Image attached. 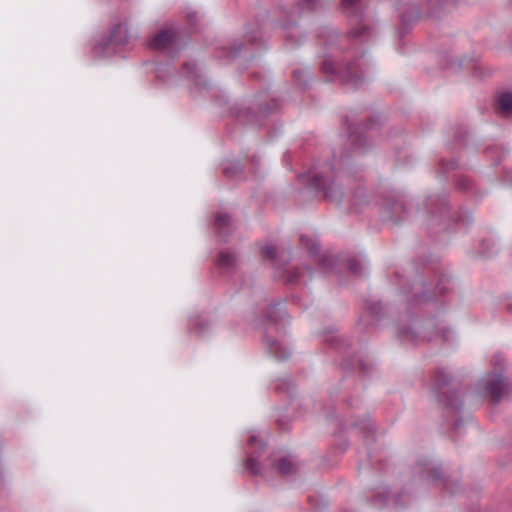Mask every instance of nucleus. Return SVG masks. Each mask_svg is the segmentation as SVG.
<instances>
[{
	"label": "nucleus",
	"instance_id": "obj_1",
	"mask_svg": "<svg viewBox=\"0 0 512 512\" xmlns=\"http://www.w3.org/2000/svg\"><path fill=\"white\" fill-rule=\"evenodd\" d=\"M371 35L370 29L364 24L353 28L343 37H339L333 31L325 42L326 51L321 67L322 72L330 80L337 78L354 88L359 87L363 83V77L355 61L362 54L360 45L370 39Z\"/></svg>",
	"mask_w": 512,
	"mask_h": 512
},
{
	"label": "nucleus",
	"instance_id": "obj_2",
	"mask_svg": "<svg viewBox=\"0 0 512 512\" xmlns=\"http://www.w3.org/2000/svg\"><path fill=\"white\" fill-rule=\"evenodd\" d=\"M312 188L322 191L326 200L339 205L343 199L342 188L336 183L332 165L325 163L313 167L307 175L301 176Z\"/></svg>",
	"mask_w": 512,
	"mask_h": 512
},
{
	"label": "nucleus",
	"instance_id": "obj_3",
	"mask_svg": "<svg viewBox=\"0 0 512 512\" xmlns=\"http://www.w3.org/2000/svg\"><path fill=\"white\" fill-rule=\"evenodd\" d=\"M129 41L127 28L117 24L107 35L95 39L93 51L99 58H109L117 54Z\"/></svg>",
	"mask_w": 512,
	"mask_h": 512
},
{
	"label": "nucleus",
	"instance_id": "obj_4",
	"mask_svg": "<svg viewBox=\"0 0 512 512\" xmlns=\"http://www.w3.org/2000/svg\"><path fill=\"white\" fill-rule=\"evenodd\" d=\"M451 375L445 370H439L432 379V393L437 401L453 410L462 406L459 394L450 387Z\"/></svg>",
	"mask_w": 512,
	"mask_h": 512
},
{
	"label": "nucleus",
	"instance_id": "obj_5",
	"mask_svg": "<svg viewBox=\"0 0 512 512\" xmlns=\"http://www.w3.org/2000/svg\"><path fill=\"white\" fill-rule=\"evenodd\" d=\"M504 364L505 358L501 354L495 355L493 360L495 369L501 370ZM504 387V378L500 371L486 375L479 383L481 393L486 397H490L494 402H498L501 399Z\"/></svg>",
	"mask_w": 512,
	"mask_h": 512
},
{
	"label": "nucleus",
	"instance_id": "obj_6",
	"mask_svg": "<svg viewBox=\"0 0 512 512\" xmlns=\"http://www.w3.org/2000/svg\"><path fill=\"white\" fill-rule=\"evenodd\" d=\"M450 279L447 275H441L435 288L423 287L419 284L418 287H412L414 301L421 303L424 301L432 300L437 294H444L449 289Z\"/></svg>",
	"mask_w": 512,
	"mask_h": 512
},
{
	"label": "nucleus",
	"instance_id": "obj_7",
	"mask_svg": "<svg viewBox=\"0 0 512 512\" xmlns=\"http://www.w3.org/2000/svg\"><path fill=\"white\" fill-rule=\"evenodd\" d=\"M264 449L265 443L256 435H250L248 440V456L245 461V467L254 475L262 474V469L258 463V457Z\"/></svg>",
	"mask_w": 512,
	"mask_h": 512
},
{
	"label": "nucleus",
	"instance_id": "obj_8",
	"mask_svg": "<svg viewBox=\"0 0 512 512\" xmlns=\"http://www.w3.org/2000/svg\"><path fill=\"white\" fill-rule=\"evenodd\" d=\"M177 35L176 28L171 26L160 31L155 35L151 42L150 47L156 50H165L172 46Z\"/></svg>",
	"mask_w": 512,
	"mask_h": 512
},
{
	"label": "nucleus",
	"instance_id": "obj_9",
	"mask_svg": "<svg viewBox=\"0 0 512 512\" xmlns=\"http://www.w3.org/2000/svg\"><path fill=\"white\" fill-rule=\"evenodd\" d=\"M265 343L268 352L278 360H285L291 354V350L286 344L268 334L265 337Z\"/></svg>",
	"mask_w": 512,
	"mask_h": 512
},
{
	"label": "nucleus",
	"instance_id": "obj_10",
	"mask_svg": "<svg viewBox=\"0 0 512 512\" xmlns=\"http://www.w3.org/2000/svg\"><path fill=\"white\" fill-rule=\"evenodd\" d=\"M183 73L185 76L193 81L195 88L199 93H202L204 90H207L209 87L208 82L203 78V76L198 72L196 65L192 62H186L183 65Z\"/></svg>",
	"mask_w": 512,
	"mask_h": 512
},
{
	"label": "nucleus",
	"instance_id": "obj_11",
	"mask_svg": "<svg viewBox=\"0 0 512 512\" xmlns=\"http://www.w3.org/2000/svg\"><path fill=\"white\" fill-rule=\"evenodd\" d=\"M215 229L217 234L220 238L223 240H226L227 237L232 233L233 231V222L230 217V215L219 212L215 216Z\"/></svg>",
	"mask_w": 512,
	"mask_h": 512
},
{
	"label": "nucleus",
	"instance_id": "obj_12",
	"mask_svg": "<svg viewBox=\"0 0 512 512\" xmlns=\"http://www.w3.org/2000/svg\"><path fill=\"white\" fill-rule=\"evenodd\" d=\"M217 264L223 273H228L236 269L238 258L230 251H221L218 256Z\"/></svg>",
	"mask_w": 512,
	"mask_h": 512
},
{
	"label": "nucleus",
	"instance_id": "obj_13",
	"mask_svg": "<svg viewBox=\"0 0 512 512\" xmlns=\"http://www.w3.org/2000/svg\"><path fill=\"white\" fill-rule=\"evenodd\" d=\"M286 316V311L280 304H273L268 307L265 318L268 322L278 324Z\"/></svg>",
	"mask_w": 512,
	"mask_h": 512
},
{
	"label": "nucleus",
	"instance_id": "obj_14",
	"mask_svg": "<svg viewBox=\"0 0 512 512\" xmlns=\"http://www.w3.org/2000/svg\"><path fill=\"white\" fill-rule=\"evenodd\" d=\"M497 110L503 116L512 115V93H504L499 97Z\"/></svg>",
	"mask_w": 512,
	"mask_h": 512
},
{
	"label": "nucleus",
	"instance_id": "obj_15",
	"mask_svg": "<svg viewBox=\"0 0 512 512\" xmlns=\"http://www.w3.org/2000/svg\"><path fill=\"white\" fill-rule=\"evenodd\" d=\"M277 469L284 476H290L294 474L297 470V466L292 459L288 457H283L279 460L277 464Z\"/></svg>",
	"mask_w": 512,
	"mask_h": 512
},
{
	"label": "nucleus",
	"instance_id": "obj_16",
	"mask_svg": "<svg viewBox=\"0 0 512 512\" xmlns=\"http://www.w3.org/2000/svg\"><path fill=\"white\" fill-rule=\"evenodd\" d=\"M343 9L350 14H359L365 5V0H343Z\"/></svg>",
	"mask_w": 512,
	"mask_h": 512
},
{
	"label": "nucleus",
	"instance_id": "obj_17",
	"mask_svg": "<svg viewBox=\"0 0 512 512\" xmlns=\"http://www.w3.org/2000/svg\"><path fill=\"white\" fill-rule=\"evenodd\" d=\"M242 170L243 167L240 161L227 163L223 167V173L229 178H233L241 174Z\"/></svg>",
	"mask_w": 512,
	"mask_h": 512
},
{
	"label": "nucleus",
	"instance_id": "obj_18",
	"mask_svg": "<svg viewBox=\"0 0 512 512\" xmlns=\"http://www.w3.org/2000/svg\"><path fill=\"white\" fill-rule=\"evenodd\" d=\"M349 143L358 149L364 148L366 143V136L362 135L356 129L351 130L349 134Z\"/></svg>",
	"mask_w": 512,
	"mask_h": 512
},
{
	"label": "nucleus",
	"instance_id": "obj_19",
	"mask_svg": "<svg viewBox=\"0 0 512 512\" xmlns=\"http://www.w3.org/2000/svg\"><path fill=\"white\" fill-rule=\"evenodd\" d=\"M318 262L320 264L321 269L325 272H328L334 268L336 264V259L332 255L325 254L318 259Z\"/></svg>",
	"mask_w": 512,
	"mask_h": 512
},
{
	"label": "nucleus",
	"instance_id": "obj_20",
	"mask_svg": "<svg viewBox=\"0 0 512 512\" xmlns=\"http://www.w3.org/2000/svg\"><path fill=\"white\" fill-rule=\"evenodd\" d=\"M321 4V0H300L298 8L301 12H308L316 10Z\"/></svg>",
	"mask_w": 512,
	"mask_h": 512
},
{
	"label": "nucleus",
	"instance_id": "obj_21",
	"mask_svg": "<svg viewBox=\"0 0 512 512\" xmlns=\"http://www.w3.org/2000/svg\"><path fill=\"white\" fill-rule=\"evenodd\" d=\"M356 426L363 430L367 436H373L375 431V424L371 418H365L356 423Z\"/></svg>",
	"mask_w": 512,
	"mask_h": 512
},
{
	"label": "nucleus",
	"instance_id": "obj_22",
	"mask_svg": "<svg viewBox=\"0 0 512 512\" xmlns=\"http://www.w3.org/2000/svg\"><path fill=\"white\" fill-rule=\"evenodd\" d=\"M286 281L290 284H295L300 282L302 277V270L300 269H287L284 272Z\"/></svg>",
	"mask_w": 512,
	"mask_h": 512
},
{
	"label": "nucleus",
	"instance_id": "obj_23",
	"mask_svg": "<svg viewBox=\"0 0 512 512\" xmlns=\"http://www.w3.org/2000/svg\"><path fill=\"white\" fill-rule=\"evenodd\" d=\"M399 336L406 340H414L416 338V330L413 326L399 329Z\"/></svg>",
	"mask_w": 512,
	"mask_h": 512
},
{
	"label": "nucleus",
	"instance_id": "obj_24",
	"mask_svg": "<svg viewBox=\"0 0 512 512\" xmlns=\"http://www.w3.org/2000/svg\"><path fill=\"white\" fill-rule=\"evenodd\" d=\"M301 243L303 246H305L307 249H309L311 252H318L319 249H320V246L312 241L311 239H309L308 237L306 236H301Z\"/></svg>",
	"mask_w": 512,
	"mask_h": 512
},
{
	"label": "nucleus",
	"instance_id": "obj_25",
	"mask_svg": "<svg viewBox=\"0 0 512 512\" xmlns=\"http://www.w3.org/2000/svg\"><path fill=\"white\" fill-rule=\"evenodd\" d=\"M349 269L355 275H361L363 271V264L358 259H351L349 261Z\"/></svg>",
	"mask_w": 512,
	"mask_h": 512
},
{
	"label": "nucleus",
	"instance_id": "obj_26",
	"mask_svg": "<svg viewBox=\"0 0 512 512\" xmlns=\"http://www.w3.org/2000/svg\"><path fill=\"white\" fill-rule=\"evenodd\" d=\"M404 210V207L402 205V203H394L392 208H391V215L389 216V218L393 221H399L401 218L399 216V213L401 211Z\"/></svg>",
	"mask_w": 512,
	"mask_h": 512
},
{
	"label": "nucleus",
	"instance_id": "obj_27",
	"mask_svg": "<svg viewBox=\"0 0 512 512\" xmlns=\"http://www.w3.org/2000/svg\"><path fill=\"white\" fill-rule=\"evenodd\" d=\"M262 254L266 259H273L276 255V247L274 245H267L262 248Z\"/></svg>",
	"mask_w": 512,
	"mask_h": 512
},
{
	"label": "nucleus",
	"instance_id": "obj_28",
	"mask_svg": "<svg viewBox=\"0 0 512 512\" xmlns=\"http://www.w3.org/2000/svg\"><path fill=\"white\" fill-rule=\"evenodd\" d=\"M284 29L288 31L287 38L290 40H293L299 33L297 27H292L290 25H286Z\"/></svg>",
	"mask_w": 512,
	"mask_h": 512
},
{
	"label": "nucleus",
	"instance_id": "obj_29",
	"mask_svg": "<svg viewBox=\"0 0 512 512\" xmlns=\"http://www.w3.org/2000/svg\"><path fill=\"white\" fill-rule=\"evenodd\" d=\"M303 74H304L303 71H299V70L294 71V80L299 86L305 85V82L302 80Z\"/></svg>",
	"mask_w": 512,
	"mask_h": 512
},
{
	"label": "nucleus",
	"instance_id": "obj_30",
	"mask_svg": "<svg viewBox=\"0 0 512 512\" xmlns=\"http://www.w3.org/2000/svg\"><path fill=\"white\" fill-rule=\"evenodd\" d=\"M426 471H428V472L431 474V477H432L434 480H438V479H440V477H441V471H440V469H438V468H430V467H427V468H426Z\"/></svg>",
	"mask_w": 512,
	"mask_h": 512
},
{
	"label": "nucleus",
	"instance_id": "obj_31",
	"mask_svg": "<svg viewBox=\"0 0 512 512\" xmlns=\"http://www.w3.org/2000/svg\"><path fill=\"white\" fill-rule=\"evenodd\" d=\"M441 165L444 170H452L458 166V163L454 160L447 163L445 161H442Z\"/></svg>",
	"mask_w": 512,
	"mask_h": 512
},
{
	"label": "nucleus",
	"instance_id": "obj_32",
	"mask_svg": "<svg viewBox=\"0 0 512 512\" xmlns=\"http://www.w3.org/2000/svg\"><path fill=\"white\" fill-rule=\"evenodd\" d=\"M207 327H208V324L203 321H200L195 324V328L197 329V331L200 335H203L205 333V328H207Z\"/></svg>",
	"mask_w": 512,
	"mask_h": 512
},
{
	"label": "nucleus",
	"instance_id": "obj_33",
	"mask_svg": "<svg viewBox=\"0 0 512 512\" xmlns=\"http://www.w3.org/2000/svg\"><path fill=\"white\" fill-rule=\"evenodd\" d=\"M187 19H188V22H189L192 26L196 25V22H197V19H198V14H197V12L189 13V14L187 15Z\"/></svg>",
	"mask_w": 512,
	"mask_h": 512
},
{
	"label": "nucleus",
	"instance_id": "obj_34",
	"mask_svg": "<svg viewBox=\"0 0 512 512\" xmlns=\"http://www.w3.org/2000/svg\"><path fill=\"white\" fill-rule=\"evenodd\" d=\"M419 17H420V13L417 11V12L415 13V15H413L412 17H409V16H408V15H406V14L401 15V20H402V22H403V23H408L410 20H412V19H417V18H419Z\"/></svg>",
	"mask_w": 512,
	"mask_h": 512
},
{
	"label": "nucleus",
	"instance_id": "obj_35",
	"mask_svg": "<svg viewBox=\"0 0 512 512\" xmlns=\"http://www.w3.org/2000/svg\"><path fill=\"white\" fill-rule=\"evenodd\" d=\"M241 49H242V45L233 47V51H232L233 55L234 56L238 55L240 53Z\"/></svg>",
	"mask_w": 512,
	"mask_h": 512
},
{
	"label": "nucleus",
	"instance_id": "obj_36",
	"mask_svg": "<svg viewBox=\"0 0 512 512\" xmlns=\"http://www.w3.org/2000/svg\"><path fill=\"white\" fill-rule=\"evenodd\" d=\"M459 186H460L462 189H466V188H468V181H466L465 183L460 182V183H459Z\"/></svg>",
	"mask_w": 512,
	"mask_h": 512
},
{
	"label": "nucleus",
	"instance_id": "obj_37",
	"mask_svg": "<svg viewBox=\"0 0 512 512\" xmlns=\"http://www.w3.org/2000/svg\"><path fill=\"white\" fill-rule=\"evenodd\" d=\"M436 202V200H434L433 198H429L428 199V205H432Z\"/></svg>",
	"mask_w": 512,
	"mask_h": 512
},
{
	"label": "nucleus",
	"instance_id": "obj_38",
	"mask_svg": "<svg viewBox=\"0 0 512 512\" xmlns=\"http://www.w3.org/2000/svg\"><path fill=\"white\" fill-rule=\"evenodd\" d=\"M507 307L512 312V301L508 303Z\"/></svg>",
	"mask_w": 512,
	"mask_h": 512
},
{
	"label": "nucleus",
	"instance_id": "obj_39",
	"mask_svg": "<svg viewBox=\"0 0 512 512\" xmlns=\"http://www.w3.org/2000/svg\"><path fill=\"white\" fill-rule=\"evenodd\" d=\"M361 369L364 371L366 368H365V365L363 363H361Z\"/></svg>",
	"mask_w": 512,
	"mask_h": 512
},
{
	"label": "nucleus",
	"instance_id": "obj_40",
	"mask_svg": "<svg viewBox=\"0 0 512 512\" xmlns=\"http://www.w3.org/2000/svg\"><path fill=\"white\" fill-rule=\"evenodd\" d=\"M511 181H512V177H511Z\"/></svg>",
	"mask_w": 512,
	"mask_h": 512
}]
</instances>
